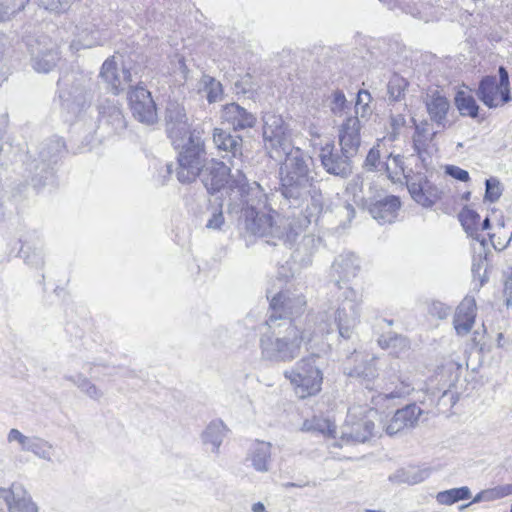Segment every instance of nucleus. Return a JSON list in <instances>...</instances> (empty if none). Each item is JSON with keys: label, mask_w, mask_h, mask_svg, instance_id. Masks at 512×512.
<instances>
[{"label": "nucleus", "mask_w": 512, "mask_h": 512, "mask_svg": "<svg viewBox=\"0 0 512 512\" xmlns=\"http://www.w3.org/2000/svg\"><path fill=\"white\" fill-rule=\"evenodd\" d=\"M173 145L179 149L177 179L181 183L194 181L206 165L205 144L201 133L193 130Z\"/></svg>", "instance_id": "0eeeda50"}, {"label": "nucleus", "mask_w": 512, "mask_h": 512, "mask_svg": "<svg viewBox=\"0 0 512 512\" xmlns=\"http://www.w3.org/2000/svg\"><path fill=\"white\" fill-rule=\"evenodd\" d=\"M212 138L218 150L230 152L234 159L241 161L242 138L240 136H232L221 128H214Z\"/></svg>", "instance_id": "a878e982"}, {"label": "nucleus", "mask_w": 512, "mask_h": 512, "mask_svg": "<svg viewBox=\"0 0 512 512\" xmlns=\"http://www.w3.org/2000/svg\"><path fill=\"white\" fill-rule=\"evenodd\" d=\"M285 160L280 167V180L282 195L286 199H316V192L312 190V178L302 152L298 148L282 153Z\"/></svg>", "instance_id": "39448f33"}, {"label": "nucleus", "mask_w": 512, "mask_h": 512, "mask_svg": "<svg viewBox=\"0 0 512 512\" xmlns=\"http://www.w3.org/2000/svg\"><path fill=\"white\" fill-rule=\"evenodd\" d=\"M485 200L494 203L499 200L502 195V184L497 178H489L485 182Z\"/></svg>", "instance_id": "8fccbe9b"}, {"label": "nucleus", "mask_w": 512, "mask_h": 512, "mask_svg": "<svg viewBox=\"0 0 512 512\" xmlns=\"http://www.w3.org/2000/svg\"><path fill=\"white\" fill-rule=\"evenodd\" d=\"M509 495H512V483L498 485L480 491L478 494L475 495L471 503L466 504L461 508L463 509L474 503L492 502L507 497Z\"/></svg>", "instance_id": "e433bc0d"}, {"label": "nucleus", "mask_w": 512, "mask_h": 512, "mask_svg": "<svg viewBox=\"0 0 512 512\" xmlns=\"http://www.w3.org/2000/svg\"><path fill=\"white\" fill-rule=\"evenodd\" d=\"M325 427L322 425L321 433L324 434L325 431L327 432V436L329 439L333 440L329 445L340 447L341 444H339L336 441V426L333 422H331L329 419L324 420Z\"/></svg>", "instance_id": "13d9d810"}, {"label": "nucleus", "mask_w": 512, "mask_h": 512, "mask_svg": "<svg viewBox=\"0 0 512 512\" xmlns=\"http://www.w3.org/2000/svg\"><path fill=\"white\" fill-rule=\"evenodd\" d=\"M221 118L230 124L235 130L251 128L255 125L256 118L236 103H230L223 107Z\"/></svg>", "instance_id": "393cba45"}, {"label": "nucleus", "mask_w": 512, "mask_h": 512, "mask_svg": "<svg viewBox=\"0 0 512 512\" xmlns=\"http://www.w3.org/2000/svg\"><path fill=\"white\" fill-rule=\"evenodd\" d=\"M429 312L431 315L438 317L439 319H445L450 314V308L441 302L432 303Z\"/></svg>", "instance_id": "6e6d98bb"}, {"label": "nucleus", "mask_w": 512, "mask_h": 512, "mask_svg": "<svg viewBox=\"0 0 512 512\" xmlns=\"http://www.w3.org/2000/svg\"><path fill=\"white\" fill-rule=\"evenodd\" d=\"M272 445L269 442L257 441L254 443L247 455V460L258 472H267L271 462Z\"/></svg>", "instance_id": "cd10ccee"}, {"label": "nucleus", "mask_w": 512, "mask_h": 512, "mask_svg": "<svg viewBox=\"0 0 512 512\" xmlns=\"http://www.w3.org/2000/svg\"><path fill=\"white\" fill-rule=\"evenodd\" d=\"M361 119L358 116L347 117L339 128V144L342 153L354 155L361 143Z\"/></svg>", "instance_id": "6ab92c4d"}, {"label": "nucleus", "mask_w": 512, "mask_h": 512, "mask_svg": "<svg viewBox=\"0 0 512 512\" xmlns=\"http://www.w3.org/2000/svg\"><path fill=\"white\" fill-rule=\"evenodd\" d=\"M399 416L406 422L409 428H413L418 424L419 418L423 413V410L416 404H410L406 407L397 410Z\"/></svg>", "instance_id": "de8ad7c7"}, {"label": "nucleus", "mask_w": 512, "mask_h": 512, "mask_svg": "<svg viewBox=\"0 0 512 512\" xmlns=\"http://www.w3.org/2000/svg\"><path fill=\"white\" fill-rule=\"evenodd\" d=\"M406 81L404 78L394 75L388 82V95L389 99L392 101H398L406 88Z\"/></svg>", "instance_id": "09e8293b"}, {"label": "nucleus", "mask_w": 512, "mask_h": 512, "mask_svg": "<svg viewBox=\"0 0 512 512\" xmlns=\"http://www.w3.org/2000/svg\"><path fill=\"white\" fill-rule=\"evenodd\" d=\"M133 116L145 124H153L157 120L156 105L151 93L144 87H135L128 95Z\"/></svg>", "instance_id": "ddd939ff"}, {"label": "nucleus", "mask_w": 512, "mask_h": 512, "mask_svg": "<svg viewBox=\"0 0 512 512\" xmlns=\"http://www.w3.org/2000/svg\"><path fill=\"white\" fill-rule=\"evenodd\" d=\"M100 77L114 94L124 90L125 86L132 81L131 74L125 67L118 68L114 56L105 60L100 71Z\"/></svg>", "instance_id": "aec40b11"}, {"label": "nucleus", "mask_w": 512, "mask_h": 512, "mask_svg": "<svg viewBox=\"0 0 512 512\" xmlns=\"http://www.w3.org/2000/svg\"><path fill=\"white\" fill-rule=\"evenodd\" d=\"M33 68L39 73H48L60 60L59 53L46 39L28 44Z\"/></svg>", "instance_id": "2eb2a0df"}, {"label": "nucleus", "mask_w": 512, "mask_h": 512, "mask_svg": "<svg viewBox=\"0 0 512 512\" xmlns=\"http://www.w3.org/2000/svg\"><path fill=\"white\" fill-rule=\"evenodd\" d=\"M371 94L367 90H359L357 93L355 103V115L360 119H365L372 114V108L370 106Z\"/></svg>", "instance_id": "a18cd8bd"}, {"label": "nucleus", "mask_w": 512, "mask_h": 512, "mask_svg": "<svg viewBox=\"0 0 512 512\" xmlns=\"http://www.w3.org/2000/svg\"><path fill=\"white\" fill-rule=\"evenodd\" d=\"M78 30V39L74 40L71 44L73 49L79 50L80 48H91L98 45H103L105 39L101 37L98 30L93 25H86V23H78L76 25Z\"/></svg>", "instance_id": "c85d7f7f"}, {"label": "nucleus", "mask_w": 512, "mask_h": 512, "mask_svg": "<svg viewBox=\"0 0 512 512\" xmlns=\"http://www.w3.org/2000/svg\"><path fill=\"white\" fill-rule=\"evenodd\" d=\"M263 121V138L266 148L270 150L271 157L280 159L282 153L294 149L291 142V131L281 116L266 113Z\"/></svg>", "instance_id": "9d476101"}, {"label": "nucleus", "mask_w": 512, "mask_h": 512, "mask_svg": "<svg viewBox=\"0 0 512 512\" xmlns=\"http://www.w3.org/2000/svg\"><path fill=\"white\" fill-rule=\"evenodd\" d=\"M333 147V144H327L325 148H322V166L329 174L346 178L351 173L349 158L352 155H347L346 153H343L342 156L338 154L334 155L331 153Z\"/></svg>", "instance_id": "5701e85b"}, {"label": "nucleus", "mask_w": 512, "mask_h": 512, "mask_svg": "<svg viewBox=\"0 0 512 512\" xmlns=\"http://www.w3.org/2000/svg\"><path fill=\"white\" fill-rule=\"evenodd\" d=\"M301 429L305 432H318L320 430L319 420L315 416L312 419H306Z\"/></svg>", "instance_id": "052dcab7"}, {"label": "nucleus", "mask_w": 512, "mask_h": 512, "mask_svg": "<svg viewBox=\"0 0 512 512\" xmlns=\"http://www.w3.org/2000/svg\"><path fill=\"white\" fill-rule=\"evenodd\" d=\"M21 251L27 264L36 268L43 267L45 263V250L43 242L39 237H37V243L33 247L25 241L22 245Z\"/></svg>", "instance_id": "58836bf2"}, {"label": "nucleus", "mask_w": 512, "mask_h": 512, "mask_svg": "<svg viewBox=\"0 0 512 512\" xmlns=\"http://www.w3.org/2000/svg\"><path fill=\"white\" fill-rule=\"evenodd\" d=\"M237 166L234 161H231L230 166H227L221 161L212 159L206 167L208 175L203 180L209 191L218 192L223 190L222 195L225 194L227 198L230 212H237L242 209L244 201L248 203V200H244V197L260 193V185L256 182L249 184L245 175Z\"/></svg>", "instance_id": "7ed1b4c3"}, {"label": "nucleus", "mask_w": 512, "mask_h": 512, "mask_svg": "<svg viewBox=\"0 0 512 512\" xmlns=\"http://www.w3.org/2000/svg\"><path fill=\"white\" fill-rule=\"evenodd\" d=\"M446 173L448 175H450L451 177L457 179V180H460L462 182H467L470 177H469V173L458 167V166H454V165H449L446 167Z\"/></svg>", "instance_id": "4d7b16f0"}, {"label": "nucleus", "mask_w": 512, "mask_h": 512, "mask_svg": "<svg viewBox=\"0 0 512 512\" xmlns=\"http://www.w3.org/2000/svg\"><path fill=\"white\" fill-rule=\"evenodd\" d=\"M385 168L392 182L401 183L403 179L406 180L408 191L417 203L430 207L437 200L438 191L425 176L418 174L413 177L406 174L402 156L391 154L385 163Z\"/></svg>", "instance_id": "6e6552de"}, {"label": "nucleus", "mask_w": 512, "mask_h": 512, "mask_svg": "<svg viewBox=\"0 0 512 512\" xmlns=\"http://www.w3.org/2000/svg\"><path fill=\"white\" fill-rule=\"evenodd\" d=\"M267 297L270 299L271 314L269 318H275L277 322L291 321L305 312L306 300L303 295L289 289L279 292L268 289Z\"/></svg>", "instance_id": "9b49d317"}, {"label": "nucleus", "mask_w": 512, "mask_h": 512, "mask_svg": "<svg viewBox=\"0 0 512 512\" xmlns=\"http://www.w3.org/2000/svg\"><path fill=\"white\" fill-rule=\"evenodd\" d=\"M326 106L335 117H342L350 111L349 102L342 90L336 89L326 99Z\"/></svg>", "instance_id": "a19ab883"}, {"label": "nucleus", "mask_w": 512, "mask_h": 512, "mask_svg": "<svg viewBox=\"0 0 512 512\" xmlns=\"http://www.w3.org/2000/svg\"><path fill=\"white\" fill-rule=\"evenodd\" d=\"M165 121L166 130L172 143H177L181 138L187 137L193 132L190 130L185 109L179 103H168L166 107Z\"/></svg>", "instance_id": "dca6fc26"}, {"label": "nucleus", "mask_w": 512, "mask_h": 512, "mask_svg": "<svg viewBox=\"0 0 512 512\" xmlns=\"http://www.w3.org/2000/svg\"><path fill=\"white\" fill-rule=\"evenodd\" d=\"M382 392L372 396L371 402L374 408L367 409L364 406H353L347 413V424L341 432V441L348 443L367 441L373 434L374 423L372 416L377 414V410L384 406L386 401L405 398L414 391L412 384L399 377L381 385Z\"/></svg>", "instance_id": "f03ea898"}, {"label": "nucleus", "mask_w": 512, "mask_h": 512, "mask_svg": "<svg viewBox=\"0 0 512 512\" xmlns=\"http://www.w3.org/2000/svg\"><path fill=\"white\" fill-rule=\"evenodd\" d=\"M198 92L205 93L207 101L211 103L219 102L223 99L222 84L214 77L203 74L197 85Z\"/></svg>", "instance_id": "c9c22d12"}, {"label": "nucleus", "mask_w": 512, "mask_h": 512, "mask_svg": "<svg viewBox=\"0 0 512 512\" xmlns=\"http://www.w3.org/2000/svg\"><path fill=\"white\" fill-rule=\"evenodd\" d=\"M9 41L6 35L0 34V83L5 80L4 55L8 49Z\"/></svg>", "instance_id": "5fc2aeb1"}, {"label": "nucleus", "mask_w": 512, "mask_h": 512, "mask_svg": "<svg viewBox=\"0 0 512 512\" xmlns=\"http://www.w3.org/2000/svg\"><path fill=\"white\" fill-rule=\"evenodd\" d=\"M208 219L206 228L209 230H221L225 224V218L222 211V204L218 206H210L208 208Z\"/></svg>", "instance_id": "49530a36"}, {"label": "nucleus", "mask_w": 512, "mask_h": 512, "mask_svg": "<svg viewBox=\"0 0 512 512\" xmlns=\"http://www.w3.org/2000/svg\"><path fill=\"white\" fill-rule=\"evenodd\" d=\"M509 75L504 67L499 68V80L495 76L484 77L478 87L477 96L489 108H496L510 100Z\"/></svg>", "instance_id": "f8f14e48"}, {"label": "nucleus", "mask_w": 512, "mask_h": 512, "mask_svg": "<svg viewBox=\"0 0 512 512\" xmlns=\"http://www.w3.org/2000/svg\"><path fill=\"white\" fill-rule=\"evenodd\" d=\"M379 160H380V151L376 147H373L370 149V151L368 152V154L366 156L365 166L369 170H379V168H378V166L380 164Z\"/></svg>", "instance_id": "864d4df0"}, {"label": "nucleus", "mask_w": 512, "mask_h": 512, "mask_svg": "<svg viewBox=\"0 0 512 512\" xmlns=\"http://www.w3.org/2000/svg\"><path fill=\"white\" fill-rule=\"evenodd\" d=\"M9 443H17L22 452H27L31 442V436L24 435L20 430L13 428L7 434Z\"/></svg>", "instance_id": "3c124183"}, {"label": "nucleus", "mask_w": 512, "mask_h": 512, "mask_svg": "<svg viewBox=\"0 0 512 512\" xmlns=\"http://www.w3.org/2000/svg\"><path fill=\"white\" fill-rule=\"evenodd\" d=\"M361 258L352 251H343L332 261L328 277L333 283L337 301L336 322L339 335L349 339L359 317L362 294L348 285L361 271Z\"/></svg>", "instance_id": "f257e3e1"}, {"label": "nucleus", "mask_w": 512, "mask_h": 512, "mask_svg": "<svg viewBox=\"0 0 512 512\" xmlns=\"http://www.w3.org/2000/svg\"><path fill=\"white\" fill-rule=\"evenodd\" d=\"M59 98L62 109L75 117L79 116L91 102V94L81 84L71 86L69 89L60 88Z\"/></svg>", "instance_id": "a211bd4d"}, {"label": "nucleus", "mask_w": 512, "mask_h": 512, "mask_svg": "<svg viewBox=\"0 0 512 512\" xmlns=\"http://www.w3.org/2000/svg\"><path fill=\"white\" fill-rule=\"evenodd\" d=\"M27 452L34 454L40 459L51 461L54 455V448L46 439L32 435Z\"/></svg>", "instance_id": "79ce46f5"}, {"label": "nucleus", "mask_w": 512, "mask_h": 512, "mask_svg": "<svg viewBox=\"0 0 512 512\" xmlns=\"http://www.w3.org/2000/svg\"><path fill=\"white\" fill-rule=\"evenodd\" d=\"M351 360L357 362V364L350 368L345 366L344 373L350 377H362L364 380L371 381L377 376L376 358L365 359L364 356L359 352H354Z\"/></svg>", "instance_id": "bb28decb"}, {"label": "nucleus", "mask_w": 512, "mask_h": 512, "mask_svg": "<svg viewBox=\"0 0 512 512\" xmlns=\"http://www.w3.org/2000/svg\"><path fill=\"white\" fill-rule=\"evenodd\" d=\"M490 228V220L488 217H486L483 222H482V225L480 226V230H487Z\"/></svg>", "instance_id": "69168bd1"}, {"label": "nucleus", "mask_w": 512, "mask_h": 512, "mask_svg": "<svg viewBox=\"0 0 512 512\" xmlns=\"http://www.w3.org/2000/svg\"><path fill=\"white\" fill-rule=\"evenodd\" d=\"M471 497V491L467 486L452 488L437 493L436 500L443 505H452L460 500H466Z\"/></svg>", "instance_id": "37998d69"}, {"label": "nucleus", "mask_w": 512, "mask_h": 512, "mask_svg": "<svg viewBox=\"0 0 512 512\" xmlns=\"http://www.w3.org/2000/svg\"><path fill=\"white\" fill-rule=\"evenodd\" d=\"M8 124L7 113L0 114V131L4 130Z\"/></svg>", "instance_id": "0e129e2a"}, {"label": "nucleus", "mask_w": 512, "mask_h": 512, "mask_svg": "<svg viewBox=\"0 0 512 512\" xmlns=\"http://www.w3.org/2000/svg\"><path fill=\"white\" fill-rule=\"evenodd\" d=\"M65 379L73 383L80 392L94 401L99 402L104 397V391L84 374H68L65 375Z\"/></svg>", "instance_id": "473e14b6"}, {"label": "nucleus", "mask_w": 512, "mask_h": 512, "mask_svg": "<svg viewBox=\"0 0 512 512\" xmlns=\"http://www.w3.org/2000/svg\"><path fill=\"white\" fill-rule=\"evenodd\" d=\"M269 331L260 338L263 359L275 362H290L300 353L303 342H311V334L300 331L291 321L277 322L275 318L266 321Z\"/></svg>", "instance_id": "20e7f679"}, {"label": "nucleus", "mask_w": 512, "mask_h": 512, "mask_svg": "<svg viewBox=\"0 0 512 512\" xmlns=\"http://www.w3.org/2000/svg\"><path fill=\"white\" fill-rule=\"evenodd\" d=\"M430 475L428 469H421L417 467H407L395 471L389 476V481L393 484H408L415 485L421 483Z\"/></svg>", "instance_id": "2f4dec72"}, {"label": "nucleus", "mask_w": 512, "mask_h": 512, "mask_svg": "<svg viewBox=\"0 0 512 512\" xmlns=\"http://www.w3.org/2000/svg\"><path fill=\"white\" fill-rule=\"evenodd\" d=\"M100 123L111 126L115 132L125 128V119L121 109L110 100L99 106Z\"/></svg>", "instance_id": "c756f323"}, {"label": "nucleus", "mask_w": 512, "mask_h": 512, "mask_svg": "<svg viewBox=\"0 0 512 512\" xmlns=\"http://www.w3.org/2000/svg\"><path fill=\"white\" fill-rule=\"evenodd\" d=\"M263 196L262 190L260 189L259 194H250L244 197V200H248V203L244 201L243 208L239 209L238 212H243L245 217V227L253 235L261 237H273L279 240L290 241V233L286 231V224L279 219L278 214L264 213L257 210L254 202Z\"/></svg>", "instance_id": "423d86ee"}, {"label": "nucleus", "mask_w": 512, "mask_h": 512, "mask_svg": "<svg viewBox=\"0 0 512 512\" xmlns=\"http://www.w3.org/2000/svg\"><path fill=\"white\" fill-rule=\"evenodd\" d=\"M226 427L222 421H212L202 433V442L210 452L218 454L225 437Z\"/></svg>", "instance_id": "7c9ffc66"}, {"label": "nucleus", "mask_w": 512, "mask_h": 512, "mask_svg": "<svg viewBox=\"0 0 512 512\" xmlns=\"http://www.w3.org/2000/svg\"><path fill=\"white\" fill-rule=\"evenodd\" d=\"M63 148L64 143L59 138L51 140L49 143L43 145L39 152L41 163L33 162L30 164V166H32L35 171H39V173L33 175L31 178V182L34 188L39 189L40 187L45 186L48 180L52 179L53 173L48 168L46 162L50 161L54 156L59 154Z\"/></svg>", "instance_id": "4468645a"}, {"label": "nucleus", "mask_w": 512, "mask_h": 512, "mask_svg": "<svg viewBox=\"0 0 512 512\" xmlns=\"http://www.w3.org/2000/svg\"><path fill=\"white\" fill-rule=\"evenodd\" d=\"M459 221L469 237L484 245L485 239L481 238V235L479 234L480 215L476 211L468 207L463 208L459 213Z\"/></svg>", "instance_id": "72a5a7b5"}, {"label": "nucleus", "mask_w": 512, "mask_h": 512, "mask_svg": "<svg viewBox=\"0 0 512 512\" xmlns=\"http://www.w3.org/2000/svg\"><path fill=\"white\" fill-rule=\"evenodd\" d=\"M476 317V301L473 297H465L457 307L454 316V328L458 335H467L474 323Z\"/></svg>", "instance_id": "4be33fe9"}, {"label": "nucleus", "mask_w": 512, "mask_h": 512, "mask_svg": "<svg viewBox=\"0 0 512 512\" xmlns=\"http://www.w3.org/2000/svg\"><path fill=\"white\" fill-rule=\"evenodd\" d=\"M424 102L430 120L438 126L445 127L450 109L448 99L435 91L432 94H427Z\"/></svg>", "instance_id": "b1692460"}, {"label": "nucleus", "mask_w": 512, "mask_h": 512, "mask_svg": "<svg viewBox=\"0 0 512 512\" xmlns=\"http://www.w3.org/2000/svg\"><path fill=\"white\" fill-rule=\"evenodd\" d=\"M504 294L506 296L507 307L512 305V269L505 281Z\"/></svg>", "instance_id": "680f3d73"}, {"label": "nucleus", "mask_w": 512, "mask_h": 512, "mask_svg": "<svg viewBox=\"0 0 512 512\" xmlns=\"http://www.w3.org/2000/svg\"><path fill=\"white\" fill-rule=\"evenodd\" d=\"M436 132L429 129V124L424 121L417 124L415 132L413 134V148L420 158H423V154L427 151L429 144L432 142Z\"/></svg>", "instance_id": "f704fd0d"}, {"label": "nucleus", "mask_w": 512, "mask_h": 512, "mask_svg": "<svg viewBox=\"0 0 512 512\" xmlns=\"http://www.w3.org/2000/svg\"><path fill=\"white\" fill-rule=\"evenodd\" d=\"M405 429H409L406 422L399 416V412L396 411L392 419L385 426V431L388 435L393 436Z\"/></svg>", "instance_id": "603ef678"}, {"label": "nucleus", "mask_w": 512, "mask_h": 512, "mask_svg": "<svg viewBox=\"0 0 512 512\" xmlns=\"http://www.w3.org/2000/svg\"><path fill=\"white\" fill-rule=\"evenodd\" d=\"M378 344L381 348L390 350L396 356L407 351L410 347L409 340L406 337L394 333L381 335Z\"/></svg>", "instance_id": "ea45409f"}, {"label": "nucleus", "mask_w": 512, "mask_h": 512, "mask_svg": "<svg viewBox=\"0 0 512 512\" xmlns=\"http://www.w3.org/2000/svg\"><path fill=\"white\" fill-rule=\"evenodd\" d=\"M368 211L379 224H390L395 221L400 209V200L396 196H386L375 202H367Z\"/></svg>", "instance_id": "412c9836"}, {"label": "nucleus", "mask_w": 512, "mask_h": 512, "mask_svg": "<svg viewBox=\"0 0 512 512\" xmlns=\"http://www.w3.org/2000/svg\"><path fill=\"white\" fill-rule=\"evenodd\" d=\"M29 0H0V22L12 20Z\"/></svg>", "instance_id": "c03bdc74"}, {"label": "nucleus", "mask_w": 512, "mask_h": 512, "mask_svg": "<svg viewBox=\"0 0 512 512\" xmlns=\"http://www.w3.org/2000/svg\"><path fill=\"white\" fill-rule=\"evenodd\" d=\"M455 106L462 116L477 117L479 106L470 91L459 90L454 98Z\"/></svg>", "instance_id": "4c0bfd02"}, {"label": "nucleus", "mask_w": 512, "mask_h": 512, "mask_svg": "<svg viewBox=\"0 0 512 512\" xmlns=\"http://www.w3.org/2000/svg\"><path fill=\"white\" fill-rule=\"evenodd\" d=\"M0 498L6 503L8 512H38L37 505L20 483L0 487Z\"/></svg>", "instance_id": "f3484780"}, {"label": "nucleus", "mask_w": 512, "mask_h": 512, "mask_svg": "<svg viewBox=\"0 0 512 512\" xmlns=\"http://www.w3.org/2000/svg\"><path fill=\"white\" fill-rule=\"evenodd\" d=\"M336 213L341 217H345L347 222H351L354 218L355 210L350 204H342L336 207Z\"/></svg>", "instance_id": "bf43d9fd"}, {"label": "nucleus", "mask_w": 512, "mask_h": 512, "mask_svg": "<svg viewBox=\"0 0 512 512\" xmlns=\"http://www.w3.org/2000/svg\"><path fill=\"white\" fill-rule=\"evenodd\" d=\"M502 339H503V334L499 333L498 336H497L498 346H502V344H501Z\"/></svg>", "instance_id": "774afa93"}, {"label": "nucleus", "mask_w": 512, "mask_h": 512, "mask_svg": "<svg viewBox=\"0 0 512 512\" xmlns=\"http://www.w3.org/2000/svg\"><path fill=\"white\" fill-rule=\"evenodd\" d=\"M392 123H393V126H401L404 124V118L403 117H399L398 119H395V118H392Z\"/></svg>", "instance_id": "338daca9"}, {"label": "nucleus", "mask_w": 512, "mask_h": 512, "mask_svg": "<svg viewBox=\"0 0 512 512\" xmlns=\"http://www.w3.org/2000/svg\"><path fill=\"white\" fill-rule=\"evenodd\" d=\"M295 393L300 398H306L320 391V360L317 353L299 360L295 367L284 372Z\"/></svg>", "instance_id": "1a4fd4ad"}, {"label": "nucleus", "mask_w": 512, "mask_h": 512, "mask_svg": "<svg viewBox=\"0 0 512 512\" xmlns=\"http://www.w3.org/2000/svg\"><path fill=\"white\" fill-rule=\"evenodd\" d=\"M253 512H268L262 502L254 503L251 507Z\"/></svg>", "instance_id": "e2e57ef3"}]
</instances>
